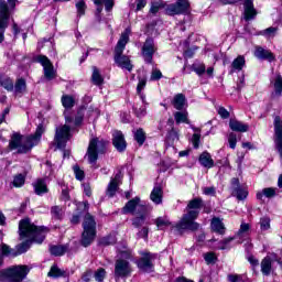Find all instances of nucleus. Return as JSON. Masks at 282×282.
Returning a JSON list of instances; mask_svg holds the SVG:
<instances>
[{"instance_id": "obj_1", "label": "nucleus", "mask_w": 282, "mask_h": 282, "mask_svg": "<svg viewBox=\"0 0 282 282\" xmlns=\"http://www.w3.org/2000/svg\"><path fill=\"white\" fill-rule=\"evenodd\" d=\"M202 206H204V200L199 197L189 200L186 207L187 212L176 224V228L178 230H199V224L195 221V219L199 217V210H202Z\"/></svg>"}, {"instance_id": "obj_2", "label": "nucleus", "mask_w": 282, "mask_h": 282, "mask_svg": "<svg viewBox=\"0 0 282 282\" xmlns=\"http://www.w3.org/2000/svg\"><path fill=\"white\" fill-rule=\"evenodd\" d=\"M19 232L22 239L26 238L35 243H43L50 229L47 227H37L29 218H25L19 223Z\"/></svg>"}, {"instance_id": "obj_3", "label": "nucleus", "mask_w": 282, "mask_h": 282, "mask_svg": "<svg viewBox=\"0 0 282 282\" xmlns=\"http://www.w3.org/2000/svg\"><path fill=\"white\" fill-rule=\"evenodd\" d=\"M44 131L43 126H39L35 133L26 137L24 141L21 134L15 133L12 135L9 147L11 150L18 149L20 153H28V151H31L33 147L39 144L41 141V135H43Z\"/></svg>"}, {"instance_id": "obj_4", "label": "nucleus", "mask_w": 282, "mask_h": 282, "mask_svg": "<svg viewBox=\"0 0 282 282\" xmlns=\"http://www.w3.org/2000/svg\"><path fill=\"white\" fill-rule=\"evenodd\" d=\"M130 33L131 30L126 29L115 47V63H117L118 67H121V69H127V72H133V64H131V58L127 55H122L124 48L127 47V43H129Z\"/></svg>"}, {"instance_id": "obj_5", "label": "nucleus", "mask_w": 282, "mask_h": 282, "mask_svg": "<svg viewBox=\"0 0 282 282\" xmlns=\"http://www.w3.org/2000/svg\"><path fill=\"white\" fill-rule=\"evenodd\" d=\"M65 124L56 129L55 144L57 149H65L67 142L72 140V124L75 122L74 113L65 111Z\"/></svg>"}, {"instance_id": "obj_6", "label": "nucleus", "mask_w": 282, "mask_h": 282, "mask_svg": "<svg viewBox=\"0 0 282 282\" xmlns=\"http://www.w3.org/2000/svg\"><path fill=\"white\" fill-rule=\"evenodd\" d=\"M30 274L28 265H14L0 271V282H22Z\"/></svg>"}, {"instance_id": "obj_7", "label": "nucleus", "mask_w": 282, "mask_h": 282, "mask_svg": "<svg viewBox=\"0 0 282 282\" xmlns=\"http://www.w3.org/2000/svg\"><path fill=\"white\" fill-rule=\"evenodd\" d=\"M84 231L82 234V246L87 248L91 246L94 239H96V220L89 214H86L83 223Z\"/></svg>"}, {"instance_id": "obj_8", "label": "nucleus", "mask_w": 282, "mask_h": 282, "mask_svg": "<svg viewBox=\"0 0 282 282\" xmlns=\"http://www.w3.org/2000/svg\"><path fill=\"white\" fill-rule=\"evenodd\" d=\"M108 142L105 140L93 139L89 142L86 158L89 164H96L98 162V151H104Z\"/></svg>"}, {"instance_id": "obj_9", "label": "nucleus", "mask_w": 282, "mask_h": 282, "mask_svg": "<svg viewBox=\"0 0 282 282\" xmlns=\"http://www.w3.org/2000/svg\"><path fill=\"white\" fill-rule=\"evenodd\" d=\"M122 213L123 215H147V205L142 204L137 196L124 205Z\"/></svg>"}, {"instance_id": "obj_10", "label": "nucleus", "mask_w": 282, "mask_h": 282, "mask_svg": "<svg viewBox=\"0 0 282 282\" xmlns=\"http://www.w3.org/2000/svg\"><path fill=\"white\" fill-rule=\"evenodd\" d=\"M131 272H133V268H131V263L124 259H118L115 263V278L116 279H127L131 276Z\"/></svg>"}, {"instance_id": "obj_11", "label": "nucleus", "mask_w": 282, "mask_h": 282, "mask_svg": "<svg viewBox=\"0 0 282 282\" xmlns=\"http://www.w3.org/2000/svg\"><path fill=\"white\" fill-rule=\"evenodd\" d=\"M30 240H26L15 247V249L10 248V246L2 243L1 253L3 257H19V254L25 253L26 250H30Z\"/></svg>"}, {"instance_id": "obj_12", "label": "nucleus", "mask_w": 282, "mask_h": 282, "mask_svg": "<svg viewBox=\"0 0 282 282\" xmlns=\"http://www.w3.org/2000/svg\"><path fill=\"white\" fill-rule=\"evenodd\" d=\"M156 52L158 46H155V42L153 41V39L148 37L141 48V54L144 58V62L149 65L153 64V54H155Z\"/></svg>"}, {"instance_id": "obj_13", "label": "nucleus", "mask_w": 282, "mask_h": 282, "mask_svg": "<svg viewBox=\"0 0 282 282\" xmlns=\"http://www.w3.org/2000/svg\"><path fill=\"white\" fill-rule=\"evenodd\" d=\"M140 254L141 258L137 261L138 269L143 270V272H149V270L153 269V261L158 259V254L149 251H142Z\"/></svg>"}, {"instance_id": "obj_14", "label": "nucleus", "mask_w": 282, "mask_h": 282, "mask_svg": "<svg viewBox=\"0 0 282 282\" xmlns=\"http://www.w3.org/2000/svg\"><path fill=\"white\" fill-rule=\"evenodd\" d=\"M37 63H41L43 69H44V76L47 78V80H54L56 78V72H54V65L47 58V56L39 55L36 57Z\"/></svg>"}, {"instance_id": "obj_15", "label": "nucleus", "mask_w": 282, "mask_h": 282, "mask_svg": "<svg viewBox=\"0 0 282 282\" xmlns=\"http://www.w3.org/2000/svg\"><path fill=\"white\" fill-rule=\"evenodd\" d=\"M10 23V13L6 8V4H0V43H3L6 36V30H8V25Z\"/></svg>"}, {"instance_id": "obj_16", "label": "nucleus", "mask_w": 282, "mask_h": 282, "mask_svg": "<svg viewBox=\"0 0 282 282\" xmlns=\"http://www.w3.org/2000/svg\"><path fill=\"white\" fill-rule=\"evenodd\" d=\"M191 8V3L188 0H176V3L170 4L166 8L167 14H184L188 12V9Z\"/></svg>"}, {"instance_id": "obj_17", "label": "nucleus", "mask_w": 282, "mask_h": 282, "mask_svg": "<svg viewBox=\"0 0 282 282\" xmlns=\"http://www.w3.org/2000/svg\"><path fill=\"white\" fill-rule=\"evenodd\" d=\"M274 143L275 149L282 160V120L281 117L274 118Z\"/></svg>"}, {"instance_id": "obj_18", "label": "nucleus", "mask_w": 282, "mask_h": 282, "mask_svg": "<svg viewBox=\"0 0 282 282\" xmlns=\"http://www.w3.org/2000/svg\"><path fill=\"white\" fill-rule=\"evenodd\" d=\"M276 261L279 263L280 259L275 253H272L271 256H267L262 259L260 267L261 272L264 276H270L272 274V263Z\"/></svg>"}, {"instance_id": "obj_19", "label": "nucleus", "mask_w": 282, "mask_h": 282, "mask_svg": "<svg viewBox=\"0 0 282 282\" xmlns=\"http://www.w3.org/2000/svg\"><path fill=\"white\" fill-rule=\"evenodd\" d=\"M243 19L245 21H254L259 12L254 9V0H245L243 2Z\"/></svg>"}, {"instance_id": "obj_20", "label": "nucleus", "mask_w": 282, "mask_h": 282, "mask_svg": "<svg viewBox=\"0 0 282 282\" xmlns=\"http://www.w3.org/2000/svg\"><path fill=\"white\" fill-rule=\"evenodd\" d=\"M122 183V174L119 172L115 175L113 178L110 180V183L108 184V187L106 189V195L108 197H113L116 193L118 192V187Z\"/></svg>"}, {"instance_id": "obj_21", "label": "nucleus", "mask_w": 282, "mask_h": 282, "mask_svg": "<svg viewBox=\"0 0 282 282\" xmlns=\"http://www.w3.org/2000/svg\"><path fill=\"white\" fill-rule=\"evenodd\" d=\"M112 144L117 149V151H124L127 149V141L124 140V134L120 131H115L112 134Z\"/></svg>"}, {"instance_id": "obj_22", "label": "nucleus", "mask_w": 282, "mask_h": 282, "mask_svg": "<svg viewBox=\"0 0 282 282\" xmlns=\"http://www.w3.org/2000/svg\"><path fill=\"white\" fill-rule=\"evenodd\" d=\"M35 195H45L50 192L47 188V183H45V178H37L33 184Z\"/></svg>"}, {"instance_id": "obj_23", "label": "nucleus", "mask_w": 282, "mask_h": 282, "mask_svg": "<svg viewBox=\"0 0 282 282\" xmlns=\"http://www.w3.org/2000/svg\"><path fill=\"white\" fill-rule=\"evenodd\" d=\"M229 128L231 129V131H237L239 133H246L248 132V129H250V127L247 123H243L236 119H230Z\"/></svg>"}, {"instance_id": "obj_24", "label": "nucleus", "mask_w": 282, "mask_h": 282, "mask_svg": "<svg viewBox=\"0 0 282 282\" xmlns=\"http://www.w3.org/2000/svg\"><path fill=\"white\" fill-rule=\"evenodd\" d=\"M198 162L205 169H213V166H215V161L213 160V156L208 152H203L199 155Z\"/></svg>"}, {"instance_id": "obj_25", "label": "nucleus", "mask_w": 282, "mask_h": 282, "mask_svg": "<svg viewBox=\"0 0 282 282\" xmlns=\"http://www.w3.org/2000/svg\"><path fill=\"white\" fill-rule=\"evenodd\" d=\"M96 6H99L97 8L98 14L102 12V3L105 6L106 12H111L113 10V6H116V0H94Z\"/></svg>"}, {"instance_id": "obj_26", "label": "nucleus", "mask_w": 282, "mask_h": 282, "mask_svg": "<svg viewBox=\"0 0 282 282\" xmlns=\"http://www.w3.org/2000/svg\"><path fill=\"white\" fill-rule=\"evenodd\" d=\"M163 198H164V191H162L160 186H155L150 194L151 202H153V204L160 205L162 204Z\"/></svg>"}, {"instance_id": "obj_27", "label": "nucleus", "mask_w": 282, "mask_h": 282, "mask_svg": "<svg viewBox=\"0 0 282 282\" xmlns=\"http://www.w3.org/2000/svg\"><path fill=\"white\" fill-rule=\"evenodd\" d=\"M254 56L257 58H262V59H267V61H274V54H272V52H270L269 50H264L261 46L256 47Z\"/></svg>"}, {"instance_id": "obj_28", "label": "nucleus", "mask_w": 282, "mask_h": 282, "mask_svg": "<svg viewBox=\"0 0 282 282\" xmlns=\"http://www.w3.org/2000/svg\"><path fill=\"white\" fill-rule=\"evenodd\" d=\"M243 67H246V57H243V55H239L231 63L230 74H235V72H241Z\"/></svg>"}, {"instance_id": "obj_29", "label": "nucleus", "mask_w": 282, "mask_h": 282, "mask_svg": "<svg viewBox=\"0 0 282 282\" xmlns=\"http://www.w3.org/2000/svg\"><path fill=\"white\" fill-rule=\"evenodd\" d=\"M276 195V188L273 187H267L263 188L262 191L258 192L256 197L260 202H263V197H267L268 199L274 197Z\"/></svg>"}, {"instance_id": "obj_30", "label": "nucleus", "mask_w": 282, "mask_h": 282, "mask_svg": "<svg viewBox=\"0 0 282 282\" xmlns=\"http://www.w3.org/2000/svg\"><path fill=\"white\" fill-rule=\"evenodd\" d=\"M210 226L214 232H217L218 235H225L226 226H224V223L221 221V219L217 217L213 218Z\"/></svg>"}, {"instance_id": "obj_31", "label": "nucleus", "mask_w": 282, "mask_h": 282, "mask_svg": "<svg viewBox=\"0 0 282 282\" xmlns=\"http://www.w3.org/2000/svg\"><path fill=\"white\" fill-rule=\"evenodd\" d=\"M172 105L174 109H177V111H182V109H184V105H186V96H184V94L175 95L172 100Z\"/></svg>"}, {"instance_id": "obj_32", "label": "nucleus", "mask_w": 282, "mask_h": 282, "mask_svg": "<svg viewBox=\"0 0 282 282\" xmlns=\"http://www.w3.org/2000/svg\"><path fill=\"white\" fill-rule=\"evenodd\" d=\"M271 85L274 89L275 96H282V77H281V75H275V77H273L271 79Z\"/></svg>"}, {"instance_id": "obj_33", "label": "nucleus", "mask_w": 282, "mask_h": 282, "mask_svg": "<svg viewBox=\"0 0 282 282\" xmlns=\"http://www.w3.org/2000/svg\"><path fill=\"white\" fill-rule=\"evenodd\" d=\"M0 87H3V89H7V91H13L14 82L10 77L0 75Z\"/></svg>"}, {"instance_id": "obj_34", "label": "nucleus", "mask_w": 282, "mask_h": 282, "mask_svg": "<svg viewBox=\"0 0 282 282\" xmlns=\"http://www.w3.org/2000/svg\"><path fill=\"white\" fill-rule=\"evenodd\" d=\"M47 276H51L52 279H61V276H66V272L65 270L58 268V265L54 264L51 267Z\"/></svg>"}, {"instance_id": "obj_35", "label": "nucleus", "mask_w": 282, "mask_h": 282, "mask_svg": "<svg viewBox=\"0 0 282 282\" xmlns=\"http://www.w3.org/2000/svg\"><path fill=\"white\" fill-rule=\"evenodd\" d=\"M62 105L64 109H72L76 105V99L72 95H63Z\"/></svg>"}, {"instance_id": "obj_36", "label": "nucleus", "mask_w": 282, "mask_h": 282, "mask_svg": "<svg viewBox=\"0 0 282 282\" xmlns=\"http://www.w3.org/2000/svg\"><path fill=\"white\" fill-rule=\"evenodd\" d=\"M91 80H93L94 85H98V86H100L105 80L102 78V75H100V70L96 66L93 67Z\"/></svg>"}, {"instance_id": "obj_37", "label": "nucleus", "mask_w": 282, "mask_h": 282, "mask_svg": "<svg viewBox=\"0 0 282 282\" xmlns=\"http://www.w3.org/2000/svg\"><path fill=\"white\" fill-rule=\"evenodd\" d=\"M174 119H175L176 124H181V122H185L187 124L188 111H176L174 113Z\"/></svg>"}, {"instance_id": "obj_38", "label": "nucleus", "mask_w": 282, "mask_h": 282, "mask_svg": "<svg viewBox=\"0 0 282 282\" xmlns=\"http://www.w3.org/2000/svg\"><path fill=\"white\" fill-rule=\"evenodd\" d=\"M134 140L135 142H138L139 147H142V144H144V142L147 141V132H144L142 128L138 129L134 132Z\"/></svg>"}, {"instance_id": "obj_39", "label": "nucleus", "mask_w": 282, "mask_h": 282, "mask_svg": "<svg viewBox=\"0 0 282 282\" xmlns=\"http://www.w3.org/2000/svg\"><path fill=\"white\" fill-rule=\"evenodd\" d=\"M231 195L234 197H237V199L242 200L246 199V197H248V189L243 187H238L231 192Z\"/></svg>"}, {"instance_id": "obj_40", "label": "nucleus", "mask_w": 282, "mask_h": 282, "mask_svg": "<svg viewBox=\"0 0 282 282\" xmlns=\"http://www.w3.org/2000/svg\"><path fill=\"white\" fill-rule=\"evenodd\" d=\"M239 239H246V237H248L250 235V225L242 223L240 225V229L237 232Z\"/></svg>"}, {"instance_id": "obj_41", "label": "nucleus", "mask_w": 282, "mask_h": 282, "mask_svg": "<svg viewBox=\"0 0 282 282\" xmlns=\"http://www.w3.org/2000/svg\"><path fill=\"white\" fill-rule=\"evenodd\" d=\"M154 224L156 225L159 230H164V228H169V226H171V221L166 217L156 218Z\"/></svg>"}, {"instance_id": "obj_42", "label": "nucleus", "mask_w": 282, "mask_h": 282, "mask_svg": "<svg viewBox=\"0 0 282 282\" xmlns=\"http://www.w3.org/2000/svg\"><path fill=\"white\" fill-rule=\"evenodd\" d=\"M25 89H28V85L25 84V79L19 78L15 82V85H14L15 94H24Z\"/></svg>"}, {"instance_id": "obj_43", "label": "nucleus", "mask_w": 282, "mask_h": 282, "mask_svg": "<svg viewBox=\"0 0 282 282\" xmlns=\"http://www.w3.org/2000/svg\"><path fill=\"white\" fill-rule=\"evenodd\" d=\"M51 254H54V257H63L65 252L67 251V248L63 246H53L50 248Z\"/></svg>"}, {"instance_id": "obj_44", "label": "nucleus", "mask_w": 282, "mask_h": 282, "mask_svg": "<svg viewBox=\"0 0 282 282\" xmlns=\"http://www.w3.org/2000/svg\"><path fill=\"white\" fill-rule=\"evenodd\" d=\"M139 215L132 220V226L134 228H140V226H144V221H147V214H137Z\"/></svg>"}, {"instance_id": "obj_45", "label": "nucleus", "mask_w": 282, "mask_h": 282, "mask_svg": "<svg viewBox=\"0 0 282 282\" xmlns=\"http://www.w3.org/2000/svg\"><path fill=\"white\" fill-rule=\"evenodd\" d=\"M51 215L54 219H63V215H64L63 207L53 206L51 208Z\"/></svg>"}, {"instance_id": "obj_46", "label": "nucleus", "mask_w": 282, "mask_h": 282, "mask_svg": "<svg viewBox=\"0 0 282 282\" xmlns=\"http://www.w3.org/2000/svg\"><path fill=\"white\" fill-rule=\"evenodd\" d=\"M105 276H107V271L104 268H99L95 271L94 278L97 282L105 281Z\"/></svg>"}, {"instance_id": "obj_47", "label": "nucleus", "mask_w": 282, "mask_h": 282, "mask_svg": "<svg viewBox=\"0 0 282 282\" xmlns=\"http://www.w3.org/2000/svg\"><path fill=\"white\" fill-rule=\"evenodd\" d=\"M23 184H25V175L23 174L15 175L13 178V186H15V188H21Z\"/></svg>"}, {"instance_id": "obj_48", "label": "nucleus", "mask_w": 282, "mask_h": 282, "mask_svg": "<svg viewBox=\"0 0 282 282\" xmlns=\"http://www.w3.org/2000/svg\"><path fill=\"white\" fill-rule=\"evenodd\" d=\"M193 70H194L198 76H203V74H206V65H204V63H200V64H193Z\"/></svg>"}, {"instance_id": "obj_49", "label": "nucleus", "mask_w": 282, "mask_h": 282, "mask_svg": "<svg viewBox=\"0 0 282 282\" xmlns=\"http://www.w3.org/2000/svg\"><path fill=\"white\" fill-rule=\"evenodd\" d=\"M74 174L76 180H78L79 182H83V180H85V172L83 170H80V166L75 165L73 167Z\"/></svg>"}, {"instance_id": "obj_50", "label": "nucleus", "mask_w": 282, "mask_h": 282, "mask_svg": "<svg viewBox=\"0 0 282 282\" xmlns=\"http://www.w3.org/2000/svg\"><path fill=\"white\" fill-rule=\"evenodd\" d=\"M204 259L208 265H210V263H217V256L215 254V252L205 253Z\"/></svg>"}, {"instance_id": "obj_51", "label": "nucleus", "mask_w": 282, "mask_h": 282, "mask_svg": "<svg viewBox=\"0 0 282 282\" xmlns=\"http://www.w3.org/2000/svg\"><path fill=\"white\" fill-rule=\"evenodd\" d=\"M77 14L78 17H83L85 14V10L87 9V6L85 4V1H79L76 3Z\"/></svg>"}, {"instance_id": "obj_52", "label": "nucleus", "mask_w": 282, "mask_h": 282, "mask_svg": "<svg viewBox=\"0 0 282 282\" xmlns=\"http://www.w3.org/2000/svg\"><path fill=\"white\" fill-rule=\"evenodd\" d=\"M228 142H229L230 149H236L237 148V134H235V132L229 133Z\"/></svg>"}, {"instance_id": "obj_53", "label": "nucleus", "mask_w": 282, "mask_h": 282, "mask_svg": "<svg viewBox=\"0 0 282 282\" xmlns=\"http://www.w3.org/2000/svg\"><path fill=\"white\" fill-rule=\"evenodd\" d=\"M160 8H162V1H152L150 12L152 14H158V12H160Z\"/></svg>"}, {"instance_id": "obj_54", "label": "nucleus", "mask_w": 282, "mask_h": 282, "mask_svg": "<svg viewBox=\"0 0 282 282\" xmlns=\"http://www.w3.org/2000/svg\"><path fill=\"white\" fill-rule=\"evenodd\" d=\"M261 230H270V218L263 217L260 219Z\"/></svg>"}, {"instance_id": "obj_55", "label": "nucleus", "mask_w": 282, "mask_h": 282, "mask_svg": "<svg viewBox=\"0 0 282 282\" xmlns=\"http://www.w3.org/2000/svg\"><path fill=\"white\" fill-rule=\"evenodd\" d=\"M229 282H243V275L241 274H229L227 275Z\"/></svg>"}, {"instance_id": "obj_56", "label": "nucleus", "mask_w": 282, "mask_h": 282, "mask_svg": "<svg viewBox=\"0 0 282 282\" xmlns=\"http://www.w3.org/2000/svg\"><path fill=\"white\" fill-rule=\"evenodd\" d=\"M162 78V72L158 68L152 69L150 80H160Z\"/></svg>"}, {"instance_id": "obj_57", "label": "nucleus", "mask_w": 282, "mask_h": 282, "mask_svg": "<svg viewBox=\"0 0 282 282\" xmlns=\"http://www.w3.org/2000/svg\"><path fill=\"white\" fill-rule=\"evenodd\" d=\"M134 111L138 118H144V116H147V105H143L140 108H135Z\"/></svg>"}, {"instance_id": "obj_58", "label": "nucleus", "mask_w": 282, "mask_h": 282, "mask_svg": "<svg viewBox=\"0 0 282 282\" xmlns=\"http://www.w3.org/2000/svg\"><path fill=\"white\" fill-rule=\"evenodd\" d=\"M202 138V134L199 133H194L193 137H192V143H193V147L194 149H199V140Z\"/></svg>"}, {"instance_id": "obj_59", "label": "nucleus", "mask_w": 282, "mask_h": 282, "mask_svg": "<svg viewBox=\"0 0 282 282\" xmlns=\"http://www.w3.org/2000/svg\"><path fill=\"white\" fill-rule=\"evenodd\" d=\"M203 193H204V195H210L212 197H215L217 189L214 186L203 187Z\"/></svg>"}, {"instance_id": "obj_60", "label": "nucleus", "mask_w": 282, "mask_h": 282, "mask_svg": "<svg viewBox=\"0 0 282 282\" xmlns=\"http://www.w3.org/2000/svg\"><path fill=\"white\" fill-rule=\"evenodd\" d=\"M230 241H232V238H226L223 241L219 242V250H227L228 246H230Z\"/></svg>"}, {"instance_id": "obj_61", "label": "nucleus", "mask_w": 282, "mask_h": 282, "mask_svg": "<svg viewBox=\"0 0 282 282\" xmlns=\"http://www.w3.org/2000/svg\"><path fill=\"white\" fill-rule=\"evenodd\" d=\"M147 87V78L139 79V84L137 86V94H142V89Z\"/></svg>"}, {"instance_id": "obj_62", "label": "nucleus", "mask_w": 282, "mask_h": 282, "mask_svg": "<svg viewBox=\"0 0 282 282\" xmlns=\"http://www.w3.org/2000/svg\"><path fill=\"white\" fill-rule=\"evenodd\" d=\"M218 113L224 118V120L230 118V112L224 107L218 108Z\"/></svg>"}, {"instance_id": "obj_63", "label": "nucleus", "mask_w": 282, "mask_h": 282, "mask_svg": "<svg viewBox=\"0 0 282 282\" xmlns=\"http://www.w3.org/2000/svg\"><path fill=\"white\" fill-rule=\"evenodd\" d=\"M138 237H140V239H148V237H149V227H143V228L138 232Z\"/></svg>"}, {"instance_id": "obj_64", "label": "nucleus", "mask_w": 282, "mask_h": 282, "mask_svg": "<svg viewBox=\"0 0 282 282\" xmlns=\"http://www.w3.org/2000/svg\"><path fill=\"white\" fill-rule=\"evenodd\" d=\"M91 276H93V273L91 271H86L83 276H82V281L83 282H89L91 281Z\"/></svg>"}]
</instances>
